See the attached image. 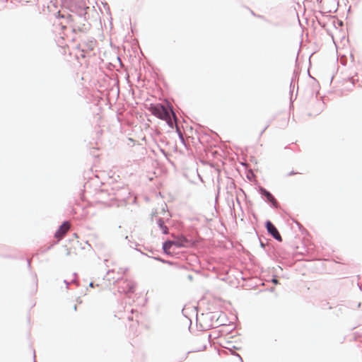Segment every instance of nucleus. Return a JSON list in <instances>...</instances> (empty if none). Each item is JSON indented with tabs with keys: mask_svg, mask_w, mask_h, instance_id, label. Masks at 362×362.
<instances>
[{
	"mask_svg": "<svg viewBox=\"0 0 362 362\" xmlns=\"http://www.w3.org/2000/svg\"><path fill=\"white\" fill-rule=\"evenodd\" d=\"M173 246V243H171V241L168 240V241H166L164 243L163 249L165 253L171 254L172 253L171 248Z\"/></svg>",
	"mask_w": 362,
	"mask_h": 362,
	"instance_id": "6",
	"label": "nucleus"
},
{
	"mask_svg": "<svg viewBox=\"0 0 362 362\" xmlns=\"http://www.w3.org/2000/svg\"><path fill=\"white\" fill-rule=\"evenodd\" d=\"M129 291V292H132L133 291V286H130Z\"/></svg>",
	"mask_w": 362,
	"mask_h": 362,
	"instance_id": "9",
	"label": "nucleus"
},
{
	"mask_svg": "<svg viewBox=\"0 0 362 362\" xmlns=\"http://www.w3.org/2000/svg\"><path fill=\"white\" fill-rule=\"evenodd\" d=\"M158 225L164 234L168 233V228L164 224V221L162 219L160 218L158 220Z\"/></svg>",
	"mask_w": 362,
	"mask_h": 362,
	"instance_id": "7",
	"label": "nucleus"
},
{
	"mask_svg": "<svg viewBox=\"0 0 362 362\" xmlns=\"http://www.w3.org/2000/svg\"><path fill=\"white\" fill-rule=\"evenodd\" d=\"M262 193L263 195H264L267 197V200L269 202L272 203L274 205L275 204H276V199H274V197L270 192H269L268 191H267L265 189H262Z\"/></svg>",
	"mask_w": 362,
	"mask_h": 362,
	"instance_id": "5",
	"label": "nucleus"
},
{
	"mask_svg": "<svg viewBox=\"0 0 362 362\" xmlns=\"http://www.w3.org/2000/svg\"><path fill=\"white\" fill-rule=\"evenodd\" d=\"M172 114H173V117H174V118H175V113H173V112H172Z\"/></svg>",
	"mask_w": 362,
	"mask_h": 362,
	"instance_id": "10",
	"label": "nucleus"
},
{
	"mask_svg": "<svg viewBox=\"0 0 362 362\" xmlns=\"http://www.w3.org/2000/svg\"><path fill=\"white\" fill-rule=\"evenodd\" d=\"M266 227L267 229V231L269 233H270L276 240L279 241H281L282 238L281 235L279 234L278 230L270 222L268 221L266 223Z\"/></svg>",
	"mask_w": 362,
	"mask_h": 362,
	"instance_id": "3",
	"label": "nucleus"
},
{
	"mask_svg": "<svg viewBox=\"0 0 362 362\" xmlns=\"http://www.w3.org/2000/svg\"><path fill=\"white\" fill-rule=\"evenodd\" d=\"M149 110L153 115L160 119L166 121L170 127L173 126L170 112L164 106L161 105H151L149 107Z\"/></svg>",
	"mask_w": 362,
	"mask_h": 362,
	"instance_id": "1",
	"label": "nucleus"
},
{
	"mask_svg": "<svg viewBox=\"0 0 362 362\" xmlns=\"http://www.w3.org/2000/svg\"><path fill=\"white\" fill-rule=\"evenodd\" d=\"M70 227H71V225H70L69 222H68V221L64 222L56 232V233L54 235L55 238H57L58 240H61L66 235V233L69 231V230L70 229Z\"/></svg>",
	"mask_w": 362,
	"mask_h": 362,
	"instance_id": "2",
	"label": "nucleus"
},
{
	"mask_svg": "<svg viewBox=\"0 0 362 362\" xmlns=\"http://www.w3.org/2000/svg\"><path fill=\"white\" fill-rule=\"evenodd\" d=\"M273 283L275 284H278V281L276 279H273L272 280Z\"/></svg>",
	"mask_w": 362,
	"mask_h": 362,
	"instance_id": "8",
	"label": "nucleus"
},
{
	"mask_svg": "<svg viewBox=\"0 0 362 362\" xmlns=\"http://www.w3.org/2000/svg\"><path fill=\"white\" fill-rule=\"evenodd\" d=\"M187 240L185 238H180L176 240L171 241L173 245L176 247L177 248L182 247L185 246V243H187Z\"/></svg>",
	"mask_w": 362,
	"mask_h": 362,
	"instance_id": "4",
	"label": "nucleus"
}]
</instances>
